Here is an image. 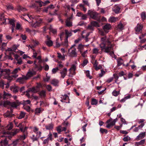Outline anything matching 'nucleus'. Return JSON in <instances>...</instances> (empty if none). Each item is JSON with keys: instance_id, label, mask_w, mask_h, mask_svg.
<instances>
[{"instance_id": "nucleus-37", "label": "nucleus", "mask_w": 146, "mask_h": 146, "mask_svg": "<svg viewBox=\"0 0 146 146\" xmlns=\"http://www.w3.org/2000/svg\"><path fill=\"white\" fill-rule=\"evenodd\" d=\"M4 72L5 73V74L7 75H9L10 74V71L9 69H4Z\"/></svg>"}, {"instance_id": "nucleus-21", "label": "nucleus", "mask_w": 146, "mask_h": 146, "mask_svg": "<svg viewBox=\"0 0 146 146\" xmlns=\"http://www.w3.org/2000/svg\"><path fill=\"white\" fill-rule=\"evenodd\" d=\"M45 127L46 129L50 130L53 128V124L51 123L48 125H46Z\"/></svg>"}, {"instance_id": "nucleus-52", "label": "nucleus", "mask_w": 146, "mask_h": 146, "mask_svg": "<svg viewBox=\"0 0 146 146\" xmlns=\"http://www.w3.org/2000/svg\"><path fill=\"white\" fill-rule=\"evenodd\" d=\"M130 138L128 136L124 137L123 139L124 141H127L130 140Z\"/></svg>"}, {"instance_id": "nucleus-16", "label": "nucleus", "mask_w": 146, "mask_h": 146, "mask_svg": "<svg viewBox=\"0 0 146 146\" xmlns=\"http://www.w3.org/2000/svg\"><path fill=\"white\" fill-rule=\"evenodd\" d=\"M42 19H40L39 21H37L35 23L33 24V26L35 28H36L37 27H38L42 22Z\"/></svg>"}, {"instance_id": "nucleus-17", "label": "nucleus", "mask_w": 146, "mask_h": 146, "mask_svg": "<svg viewBox=\"0 0 146 146\" xmlns=\"http://www.w3.org/2000/svg\"><path fill=\"white\" fill-rule=\"evenodd\" d=\"M143 26L139 24H137V26L135 28V30L136 32H140Z\"/></svg>"}, {"instance_id": "nucleus-12", "label": "nucleus", "mask_w": 146, "mask_h": 146, "mask_svg": "<svg viewBox=\"0 0 146 146\" xmlns=\"http://www.w3.org/2000/svg\"><path fill=\"white\" fill-rule=\"evenodd\" d=\"M67 69L66 68H64L60 72V73L61 74V76L63 78H64L65 77L67 74Z\"/></svg>"}, {"instance_id": "nucleus-2", "label": "nucleus", "mask_w": 146, "mask_h": 146, "mask_svg": "<svg viewBox=\"0 0 146 146\" xmlns=\"http://www.w3.org/2000/svg\"><path fill=\"white\" fill-rule=\"evenodd\" d=\"M65 34L66 35V38L65 39V44L66 47L68 46V44L67 43L68 42V37L72 35V33L71 32H69L67 30H65Z\"/></svg>"}, {"instance_id": "nucleus-62", "label": "nucleus", "mask_w": 146, "mask_h": 146, "mask_svg": "<svg viewBox=\"0 0 146 146\" xmlns=\"http://www.w3.org/2000/svg\"><path fill=\"white\" fill-rule=\"evenodd\" d=\"M87 15L86 14H83L81 17V19L83 20L86 19L87 17Z\"/></svg>"}, {"instance_id": "nucleus-40", "label": "nucleus", "mask_w": 146, "mask_h": 146, "mask_svg": "<svg viewBox=\"0 0 146 146\" xmlns=\"http://www.w3.org/2000/svg\"><path fill=\"white\" fill-rule=\"evenodd\" d=\"M39 95L40 96L44 97L46 95L45 92L44 90L41 91L39 93Z\"/></svg>"}, {"instance_id": "nucleus-46", "label": "nucleus", "mask_w": 146, "mask_h": 146, "mask_svg": "<svg viewBox=\"0 0 146 146\" xmlns=\"http://www.w3.org/2000/svg\"><path fill=\"white\" fill-rule=\"evenodd\" d=\"M59 70V68L57 67L55 68H54L52 69V72L53 74H55L57 72L58 70Z\"/></svg>"}, {"instance_id": "nucleus-48", "label": "nucleus", "mask_w": 146, "mask_h": 146, "mask_svg": "<svg viewBox=\"0 0 146 146\" xmlns=\"http://www.w3.org/2000/svg\"><path fill=\"white\" fill-rule=\"evenodd\" d=\"M62 127L61 126H59L57 127V130L58 133H60L62 131Z\"/></svg>"}, {"instance_id": "nucleus-47", "label": "nucleus", "mask_w": 146, "mask_h": 146, "mask_svg": "<svg viewBox=\"0 0 146 146\" xmlns=\"http://www.w3.org/2000/svg\"><path fill=\"white\" fill-rule=\"evenodd\" d=\"M4 83L3 80L0 81V87L3 89L4 88Z\"/></svg>"}, {"instance_id": "nucleus-44", "label": "nucleus", "mask_w": 146, "mask_h": 146, "mask_svg": "<svg viewBox=\"0 0 146 146\" xmlns=\"http://www.w3.org/2000/svg\"><path fill=\"white\" fill-rule=\"evenodd\" d=\"M7 9L8 10L13 9V7L12 5H9L6 6Z\"/></svg>"}, {"instance_id": "nucleus-24", "label": "nucleus", "mask_w": 146, "mask_h": 146, "mask_svg": "<svg viewBox=\"0 0 146 146\" xmlns=\"http://www.w3.org/2000/svg\"><path fill=\"white\" fill-rule=\"evenodd\" d=\"M45 42L49 47L52 46L53 45V42L51 40H47L45 41Z\"/></svg>"}, {"instance_id": "nucleus-4", "label": "nucleus", "mask_w": 146, "mask_h": 146, "mask_svg": "<svg viewBox=\"0 0 146 146\" xmlns=\"http://www.w3.org/2000/svg\"><path fill=\"white\" fill-rule=\"evenodd\" d=\"M111 28V25L110 24L107 23L103 26V28L106 33H107L109 32V30Z\"/></svg>"}, {"instance_id": "nucleus-57", "label": "nucleus", "mask_w": 146, "mask_h": 146, "mask_svg": "<svg viewBox=\"0 0 146 146\" xmlns=\"http://www.w3.org/2000/svg\"><path fill=\"white\" fill-rule=\"evenodd\" d=\"M88 62V61L86 60H85L83 61V63L82 64V65L83 66H84L87 64Z\"/></svg>"}, {"instance_id": "nucleus-25", "label": "nucleus", "mask_w": 146, "mask_h": 146, "mask_svg": "<svg viewBox=\"0 0 146 146\" xmlns=\"http://www.w3.org/2000/svg\"><path fill=\"white\" fill-rule=\"evenodd\" d=\"M13 124L11 122L8 124L7 125V129L9 130H11L13 128Z\"/></svg>"}, {"instance_id": "nucleus-29", "label": "nucleus", "mask_w": 146, "mask_h": 146, "mask_svg": "<svg viewBox=\"0 0 146 146\" xmlns=\"http://www.w3.org/2000/svg\"><path fill=\"white\" fill-rule=\"evenodd\" d=\"M25 115V113L23 112H21L19 116H18V118L19 119H21L24 117Z\"/></svg>"}, {"instance_id": "nucleus-11", "label": "nucleus", "mask_w": 146, "mask_h": 146, "mask_svg": "<svg viewBox=\"0 0 146 146\" xmlns=\"http://www.w3.org/2000/svg\"><path fill=\"white\" fill-rule=\"evenodd\" d=\"M0 143L1 146H7L8 144V141L7 138H5L4 139L1 140Z\"/></svg>"}, {"instance_id": "nucleus-19", "label": "nucleus", "mask_w": 146, "mask_h": 146, "mask_svg": "<svg viewBox=\"0 0 146 146\" xmlns=\"http://www.w3.org/2000/svg\"><path fill=\"white\" fill-rule=\"evenodd\" d=\"M57 54L58 55L57 57L59 59H60L62 60H65V55L64 54H63L62 55L59 52H57Z\"/></svg>"}, {"instance_id": "nucleus-6", "label": "nucleus", "mask_w": 146, "mask_h": 146, "mask_svg": "<svg viewBox=\"0 0 146 146\" xmlns=\"http://www.w3.org/2000/svg\"><path fill=\"white\" fill-rule=\"evenodd\" d=\"M20 130L17 129H13L11 132H7V133L12 136H14L19 132Z\"/></svg>"}, {"instance_id": "nucleus-32", "label": "nucleus", "mask_w": 146, "mask_h": 146, "mask_svg": "<svg viewBox=\"0 0 146 146\" xmlns=\"http://www.w3.org/2000/svg\"><path fill=\"white\" fill-rule=\"evenodd\" d=\"M18 9L19 12H20L21 11H27V9L21 6H19L18 7Z\"/></svg>"}, {"instance_id": "nucleus-30", "label": "nucleus", "mask_w": 146, "mask_h": 146, "mask_svg": "<svg viewBox=\"0 0 146 146\" xmlns=\"http://www.w3.org/2000/svg\"><path fill=\"white\" fill-rule=\"evenodd\" d=\"M145 142V140L144 139H143L139 142H136L135 144L136 145V146H138L139 145L143 144Z\"/></svg>"}, {"instance_id": "nucleus-58", "label": "nucleus", "mask_w": 146, "mask_h": 146, "mask_svg": "<svg viewBox=\"0 0 146 146\" xmlns=\"http://www.w3.org/2000/svg\"><path fill=\"white\" fill-rule=\"evenodd\" d=\"M11 106L12 107L15 108H16L17 106V105H16V104L15 102L11 103Z\"/></svg>"}, {"instance_id": "nucleus-8", "label": "nucleus", "mask_w": 146, "mask_h": 146, "mask_svg": "<svg viewBox=\"0 0 146 146\" xmlns=\"http://www.w3.org/2000/svg\"><path fill=\"white\" fill-rule=\"evenodd\" d=\"M124 25L120 22L116 27L117 30L119 31H121L124 29Z\"/></svg>"}, {"instance_id": "nucleus-64", "label": "nucleus", "mask_w": 146, "mask_h": 146, "mask_svg": "<svg viewBox=\"0 0 146 146\" xmlns=\"http://www.w3.org/2000/svg\"><path fill=\"white\" fill-rule=\"evenodd\" d=\"M24 108L27 111H29L30 110L31 108L29 106H26Z\"/></svg>"}, {"instance_id": "nucleus-10", "label": "nucleus", "mask_w": 146, "mask_h": 146, "mask_svg": "<svg viewBox=\"0 0 146 146\" xmlns=\"http://www.w3.org/2000/svg\"><path fill=\"white\" fill-rule=\"evenodd\" d=\"M13 112V111L12 110H11V111H8L5 113V115L6 117L10 118L14 116V114H12Z\"/></svg>"}, {"instance_id": "nucleus-51", "label": "nucleus", "mask_w": 146, "mask_h": 146, "mask_svg": "<svg viewBox=\"0 0 146 146\" xmlns=\"http://www.w3.org/2000/svg\"><path fill=\"white\" fill-rule=\"evenodd\" d=\"M98 29L99 30V33L101 35L103 36L105 35V34L102 30H100L99 29Z\"/></svg>"}, {"instance_id": "nucleus-14", "label": "nucleus", "mask_w": 146, "mask_h": 146, "mask_svg": "<svg viewBox=\"0 0 146 146\" xmlns=\"http://www.w3.org/2000/svg\"><path fill=\"white\" fill-rule=\"evenodd\" d=\"M119 20L118 17H110L108 21L109 22L114 23Z\"/></svg>"}, {"instance_id": "nucleus-15", "label": "nucleus", "mask_w": 146, "mask_h": 146, "mask_svg": "<svg viewBox=\"0 0 146 146\" xmlns=\"http://www.w3.org/2000/svg\"><path fill=\"white\" fill-rule=\"evenodd\" d=\"M59 81L56 79H53L51 82V84L54 86H58L59 83Z\"/></svg>"}, {"instance_id": "nucleus-38", "label": "nucleus", "mask_w": 146, "mask_h": 146, "mask_svg": "<svg viewBox=\"0 0 146 146\" xmlns=\"http://www.w3.org/2000/svg\"><path fill=\"white\" fill-rule=\"evenodd\" d=\"M106 44H107L103 43L101 44L100 45V47L101 48V50H103L104 49L105 50V48H106Z\"/></svg>"}, {"instance_id": "nucleus-3", "label": "nucleus", "mask_w": 146, "mask_h": 146, "mask_svg": "<svg viewBox=\"0 0 146 146\" xmlns=\"http://www.w3.org/2000/svg\"><path fill=\"white\" fill-rule=\"evenodd\" d=\"M71 49H69L68 51L70 56L72 57H75L77 56V53L76 52V49L75 48H74L73 50L70 52V50Z\"/></svg>"}, {"instance_id": "nucleus-39", "label": "nucleus", "mask_w": 146, "mask_h": 146, "mask_svg": "<svg viewBox=\"0 0 146 146\" xmlns=\"http://www.w3.org/2000/svg\"><path fill=\"white\" fill-rule=\"evenodd\" d=\"M31 92L34 93H36L38 91V90L35 87H33L31 88Z\"/></svg>"}, {"instance_id": "nucleus-27", "label": "nucleus", "mask_w": 146, "mask_h": 146, "mask_svg": "<svg viewBox=\"0 0 146 146\" xmlns=\"http://www.w3.org/2000/svg\"><path fill=\"white\" fill-rule=\"evenodd\" d=\"M27 80V78L25 76H23L22 77H20L17 79V80L20 81H23L25 80Z\"/></svg>"}, {"instance_id": "nucleus-63", "label": "nucleus", "mask_w": 146, "mask_h": 146, "mask_svg": "<svg viewBox=\"0 0 146 146\" xmlns=\"http://www.w3.org/2000/svg\"><path fill=\"white\" fill-rule=\"evenodd\" d=\"M41 110L40 108H37L35 110V113L36 114L40 113L41 112Z\"/></svg>"}, {"instance_id": "nucleus-5", "label": "nucleus", "mask_w": 146, "mask_h": 146, "mask_svg": "<svg viewBox=\"0 0 146 146\" xmlns=\"http://www.w3.org/2000/svg\"><path fill=\"white\" fill-rule=\"evenodd\" d=\"M36 74V72L35 71L32 70H29V72L27 73L26 75L25 76L27 78L28 80L29 78L32 77L33 76L35 75Z\"/></svg>"}, {"instance_id": "nucleus-42", "label": "nucleus", "mask_w": 146, "mask_h": 146, "mask_svg": "<svg viewBox=\"0 0 146 146\" xmlns=\"http://www.w3.org/2000/svg\"><path fill=\"white\" fill-rule=\"evenodd\" d=\"M13 54H14V53L10 52L9 53V55L7 56L8 57V59L12 60H13V58L11 57V55Z\"/></svg>"}, {"instance_id": "nucleus-54", "label": "nucleus", "mask_w": 146, "mask_h": 146, "mask_svg": "<svg viewBox=\"0 0 146 146\" xmlns=\"http://www.w3.org/2000/svg\"><path fill=\"white\" fill-rule=\"evenodd\" d=\"M88 29L91 30V31H93L94 30V28L93 26L92 25H89L88 26V27L87 28Z\"/></svg>"}, {"instance_id": "nucleus-34", "label": "nucleus", "mask_w": 146, "mask_h": 146, "mask_svg": "<svg viewBox=\"0 0 146 146\" xmlns=\"http://www.w3.org/2000/svg\"><path fill=\"white\" fill-rule=\"evenodd\" d=\"M33 55L32 56V57L34 58H36L37 54H38L37 53L34 49H33Z\"/></svg>"}, {"instance_id": "nucleus-22", "label": "nucleus", "mask_w": 146, "mask_h": 146, "mask_svg": "<svg viewBox=\"0 0 146 146\" xmlns=\"http://www.w3.org/2000/svg\"><path fill=\"white\" fill-rule=\"evenodd\" d=\"M115 9L113 11L116 13H119V11L120 9V8L118 6L115 5L114 7Z\"/></svg>"}, {"instance_id": "nucleus-60", "label": "nucleus", "mask_w": 146, "mask_h": 146, "mask_svg": "<svg viewBox=\"0 0 146 146\" xmlns=\"http://www.w3.org/2000/svg\"><path fill=\"white\" fill-rule=\"evenodd\" d=\"M42 86L41 84L40 83H37V85L36 86V88L38 90V91L39 90V89L42 87Z\"/></svg>"}, {"instance_id": "nucleus-33", "label": "nucleus", "mask_w": 146, "mask_h": 146, "mask_svg": "<svg viewBox=\"0 0 146 146\" xmlns=\"http://www.w3.org/2000/svg\"><path fill=\"white\" fill-rule=\"evenodd\" d=\"M66 25L67 26L70 27L72 26V23L70 21H68L66 20Z\"/></svg>"}, {"instance_id": "nucleus-20", "label": "nucleus", "mask_w": 146, "mask_h": 146, "mask_svg": "<svg viewBox=\"0 0 146 146\" xmlns=\"http://www.w3.org/2000/svg\"><path fill=\"white\" fill-rule=\"evenodd\" d=\"M131 63H133V62L131 60H130L129 63H127L126 65V66H130L131 67V68L132 69H134L135 67L136 66H135L134 64H130Z\"/></svg>"}, {"instance_id": "nucleus-35", "label": "nucleus", "mask_w": 146, "mask_h": 146, "mask_svg": "<svg viewBox=\"0 0 146 146\" xmlns=\"http://www.w3.org/2000/svg\"><path fill=\"white\" fill-rule=\"evenodd\" d=\"M21 71V68H15L12 72V73L13 74H16L19 71Z\"/></svg>"}, {"instance_id": "nucleus-23", "label": "nucleus", "mask_w": 146, "mask_h": 146, "mask_svg": "<svg viewBox=\"0 0 146 146\" xmlns=\"http://www.w3.org/2000/svg\"><path fill=\"white\" fill-rule=\"evenodd\" d=\"M145 132H143L139 134L137 137L136 139L138 138H140V139H142L144 138L145 137Z\"/></svg>"}, {"instance_id": "nucleus-50", "label": "nucleus", "mask_w": 146, "mask_h": 146, "mask_svg": "<svg viewBox=\"0 0 146 146\" xmlns=\"http://www.w3.org/2000/svg\"><path fill=\"white\" fill-rule=\"evenodd\" d=\"M100 131L102 133H104V132H105L106 133L107 132V130L105 129H104L102 128H100Z\"/></svg>"}, {"instance_id": "nucleus-1", "label": "nucleus", "mask_w": 146, "mask_h": 146, "mask_svg": "<svg viewBox=\"0 0 146 146\" xmlns=\"http://www.w3.org/2000/svg\"><path fill=\"white\" fill-rule=\"evenodd\" d=\"M88 14L90 15L91 18L94 20L100 21V17L97 13L94 12L91 10H89L88 11Z\"/></svg>"}, {"instance_id": "nucleus-36", "label": "nucleus", "mask_w": 146, "mask_h": 146, "mask_svg": "<svg viewBox=\"0 0 146 146\" xmlns=\"http://www.w3.org/2000/svg\"><path fill=\"white\" fill-rule=\"evenodd\" d=\"M141 17L143 20L146 19V14L145 12H143L141 14Z\"/></svg>"}, {"instance_id": "nucleus-61", "label": "nucleus", "mask_w": 146, "mask_h": 146, "mask_svg": "<svg viewBox=\"0 0 146 146\" xmlns=\"http://www.w3.org/2000/svg\"><path fill=\"white\" fill-rule=\"evenodd\" d=\"M46 88L49 91H51L52 89V87L49 85H47L46 86Z\"/></svg>"}, {"instance_id": "nucleus-26", "label": "nucleus", "mask_w": 146, "mask_h": 146, "mask_svg": "<svg viewBox=\"0 0 146 146\" xmlns=\"http://www.w3.org/2000/svg\"><path fill=\"white\" fill-rule=\"evenodd\" d=\"M123 62V60L122 59L120 58L117 60V66H119L121 65Z\"/></svg>"}, {"instance_id": "nucleus-49", "label": "nucleus", "mask_w": 146, "mask_h": 146, "mask_svg": "<svg viewBox=\"0 0 146 146\" xmlns=\"http://www.w3.org/2000/svg\"><path fill=\"white\" fill-rule=\"evenodd\" d=\"M62 97L61 98L64 101L66 99L68 98L69 99V97L67 94H65L64 96H62Z\"/></svg>"}, {"instance_id": "nucleus-28", "label": "nucleus", "mask_w": 146, "mask_h": 146, "mask_svg": "<svg viewBox=\"0 0 146 146\" xmlns=\"http://www.w3.org/2000/svg\"><path fill=\"white\" fill-rule=\"evenodd\" d=\"M91 24L93 26L99 27H100L98 23L96 21H93L91 22Z\"/></svg>"}, {"instance_id": "nucleus-9", "label": "nucleus", "mask_w": 146, "mask_h": 146, "mask_svg": "<svg viewBox=\"0 0 146 146\" xmlns=\"http://www.w3.org/2000/svg\"><path fill=\"white\" fill-rule=\"evenodd\" d=\"M101 40L103 43L107 44L108 45H109L111 44V42L109 40L108 38L106 36L102 38Z\"/></svg>"}, {"instance_id": "nucleus-43", "label": "nucleus", "mask_w": 146, "mask_h": 146, "mask_svg": "<svg viewBox=\"0 0 146 146\" xmlns=\"http://www.w3.org/2000/svg\"><path fill=\"white\" fill-rule=\"evenodd\" d=\"M119 91H117L115 90H114L112 92V94L114 96H117L119 94Z\"/></svg>"}, {"instance_id": "nucleus-56", "label": "nucleus", "mask_w": 146, "mask_h": 146, "mask_svg": "<svg viewBox=\"0 0 146 146\" xmlns=\"http://www.w3.org/2000/svg\"><path fill=\"white\" fill-rule=\"evenodd\" d=\"M47 7V9L48 10H50L54 8V6L53 5H50L48 6Z\"/></svg>"}, {"instance_id": "nucleus-7", "label": "nucleus", "mask_w": 146, "mask_h": 146, "mask_svg": "<svg viewBox=\"0 0 146 146\" xmlns=\"http://www.w3.org/2000/svg\"><path fill=\"white\" fill-rule=\"evenodd\" d=\"M113 46L110 44V45H108L107 47H106L104 51L106 53H108L111 50H113Z\"/></svg>"}, {"instance_id": "nucleus-55", "label": "nucleus", "mask_w": 146, "mask_h": 146, "mask_svg": "<svg viewBox=\"0 0 146 146\" xmlns=\"http://www.w3.org/2000/svg\"><path fill=\"white\" fill-rule=\"evenodd\" d=\"M19 139H17L14 141L12 143V144H13V145L16 146L17 145V143L19 141Z\"/></svg>"}, {"instance_id": "nucleus-53", "label": "nucleus", "mask_w": 146, "mask_h": 146, "mask_svg": "<svg viewBox=\"0 0 146 146\" xmlns=\"http://www.w3.org/2000/svg\"><path fill=\"white\" fill-rule=\"evenodd\" d=\"M73 70L74 71H75L76 69V66L74 64H72V65L71 68L69 70Z\"/></svg>"}, {"instance_id": "nucleus-41", "label": "nucleus", "mask_w": 146, "mask_h": 146, "mask_svg": "<svg viewBox=\"0 0 146 146\" xmlns=\"http://www.w3.org/2000/svg\"><path fill=\"white\" fill-rule=\"evenodd\" d=\"M86 75L87 77L89 78L90 79H91L92 78V76H91L90 74V71L89 70H87L86 72Z\"/></svg>"}, {"instance_id": "nucleus-31", "label": "nucleus", "mask_w": 146, "mask_h": 146, "mask_svg": "<svg viewBox=\"0 0 146 146\" xmlns=\"http://www.w3.org/2000/svg\"><path fill=\"white\" fill-rule=\"evenodd\" d=\"M98 103V101L97 100L94 98L92 99V100L91 102V104L92 105H96Z\"/></svg>"}, {"instance_id": "nucleus-45", "label": "nucleus", "mask_w": 146, "mask_h": 146, "mask_svg": "<svg viewBox=\"0 0 146 146\" xmlns=\"http://www.w3.org/2000/svg\"><path fill=\"white\" fill-rule=\"evenodd\" d=\"M11 96V94L9 93H7L5 91L4 92L3 98H6L7 97H9Z\"/></svg>"}, {"instance_id": "nucleus-13", "label": "nucleus", "mask_w": 146, "mask_h": 146, "mask_svg": "<svg viewBox=\"0 0 146 146\" xmlns=\"http://www.w3.org/2000/svg\"><path fill=\"white\" fill-rule=\"evenodd\" d=\"M10 89L13 93H16L18 92L19 88L17 86H11V87Z\"/></svg>"}, {"instance_id": "nucleus-59", "label": "nucleus", "mask_w": 146, "mask_h": 146, "mask_svg": "<svg viewBox=\"0 0 146 146\" xmlns=\"http://www.w3.org/2000/svg\"><path fill=\"white\" fill-rule=\"evenodd\" d=\"M105 73V72L103 70H101V73L99 74V76L101 77L103 76V75Z\"/></svg>"}, {"instance_id": "nucleus-18", "label": "nucleus", "mask_w": 146, "mask_h": 146, "mask_svg": "<svg viewBox=\"0 0 146 146\" xmlns=\"http://www.w3.org/2000/svg\"><path fill=\"white\" fill-rule=\"evenodd\" d=\"M34 67L35 69L39 71H41L43 68L42 66L40 64H36Z\"/></svg>"}]
</instances>
